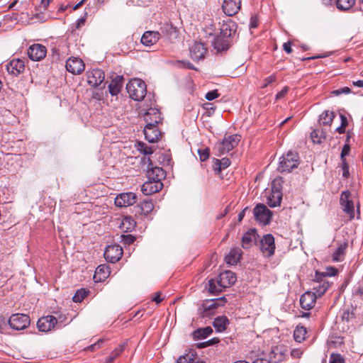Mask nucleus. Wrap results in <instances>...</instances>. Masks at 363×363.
Returning a JSON list of instances; mask_svg holds the SVG:
<instances>
[{
    "mask_svg": "<svg viewBox=\"0 0 363 363\" xmlns=\"http://www.w3.org/2000/svg\"><path fill=\"white\" fill-rule=\"evenodd\" d=\"M162 187L163 184L162 182H155L152 179H148V181L143 184L141 191L145 195H152L160 191Z\"/></svg>",
    "mask_w": 363,
    "mask_h": 363,
    "instance_id": "4be33fe9",
    "label": "nucleus"
},
{
    "mask_svg": "<svg viewBox=\"0 0 363 363\" xmlns=\"http://www.w3.org/2000/svg\"><path fill=\"white\" fill-rule=\"evenodd\" d=\"M123 83V77L121 75H116L108 85L109 93L112 96H117L121 92Z\"/></svg>",
    "mask_w": 363,
    "mask_h": 363,
    "instance_id": "a878e982",
    "label": "nucleus"
},
{
    "mask_svg": "<svg viewBox=\"0 0 363 363\" xmlns=\"http://www.w3.org/2000/svg\"><path fill=\"white\" fill-rule=\"evenodd\" d=\"M344 362V359L339 354H331L330 357V363H342Z\"/></svg>",
    "mask_w": 363,
    "mask_h": 363,
    "instance_id": "864d4df0",
    "label": "nucleus"
},
{
    "mask_svg": "<svg viewBox=\"0 0 363 363\" xmlns=\"http://www.w3.org/2000/svg\"><path fill=\"white\" fill-rule=\"evenodd\" d=\"M218 308V304L215 302L204 303L202 305V308H199V314L201 317H209L215 313V310Z\"/></svg>",
    "mask_w": 363,
    "mask_h": 363,
    "instance_id": "7c9ffc66",
    "label": "nucleus"
},
{
    "mask_svg": "<svg viewBox=\"0 0 363 363\" xmlns=\"http://www.w3.org/2000/svg\"><path fill=\"white\" fill-rule=\"evenodd\" d=\"M230 163V160L227 157L222 158L221 160L214 159L213 170L216 174H219L223 169L228 167Z\"/></svg>",
    "mask_w": 363,
    "mask_h": 363,
    "instance_id": "f704fd0d",
    "label": "nucleus"
},
{
    "mask_svg": "<svg viewBox=\"0 0 363 363\" xmlns=\"http://www.w3.org/2000/svg\"><path fill=\"white\" fill-rule=\"evenodd\" d=\"M126 345V342L120 344L106 358V363H112L124 351Z\"/></svg>",
    "mask_w": 363,
    "mask_h": 363,
    "instance_id": "c9c22d12",
    "label": "nucleus"
},
{
    "mask_svg": "<svg viewBox=\"0 0 363 363\" xmlns=\"http://www.w3.org/2000/svg\"><path fill=\"white\" fill-rule=\"evenodd\" d=\"M85 65L78 57H70L66 62V69L73 74H79L84 70Z\"/></svg>",
    "mask_w": 363,
    "mask_h": 363,
    "instance_id": "a211bd4d",
    "label": "nucleus"
},
{
    "mask_svg": "<svg viewBox=\"0 0 363 363\" xmlns=\"http://www.w3.org/2000/svg\"><path fill=\"white\" fill-rule=\"evenodd\" d=\"M127 91L130 97L135 101H142L147 93V86L142 79H133L126 85Z\"/></svg>",
    "mask_w": 363,
    "mask_h": 363,
    "instance_id": "f03ea898",
    "label": "nucleus"
},
{
    "mask_svg": "<svg viewBox=\"0 0 363 363\" xmlns=\"http://www.w3.org/2000/svg\"><path fill=\"white\" fill-rule=\"evenodd\" d=\"M8 323L11 328L16 330H21L30 325V318L27 314L14 313L10 316Z\"/></svg>",
    "mask_w": 363,
    "mask_h": 363,
    "instance_id": "0eeeda50",
    "label": "nucleus"
},
{
    "mask_svg": "<svg viewBox=\"0 0 363 363\" xmlns=\"http://www.w3.org/2000/svg\"><path fill=\"white\" fill-rule=\"evenodd\" d=\"M335 115L334 112L329 111H325L319 117V123L323 125H330Z\"/></svg>",
    "mask_w": 363,
    "mask_h": 363,
    "instance_id": "4c0bfd02",
    "label": "nucleus"
},
{
    "mask_svg": "<svg viewBox=\"0 0 363 363\" xmlns=\"http://www.w3.org/2000/svg\"><path fill=\"white\" fill-rule=\"evenodd\" d=\"M276 81V76L272 74L266 77L264 80V84L262 85V88L267 87L269 84Z\"/></svg>",
    "mask_w": 363,
    "mask_h": 363,
    "instance_id": "680f3d73",
    "label": "nucleus"
},
{
    "mask_svg": "<svg viewBox=\"0 0 363 363\" xmlns=\"http://www.w3.org/2000/svg\"><path fill=\"white\" fill-rule=\"evenodd\" d=\"M213 333V329L210 326L199 328L193 333L195 339H203L207 337Z\"/></svg>",
    "mask_w": 363,
    "mask_h": 363,
    "instance_id": "58836bf2",
    "label": "nucleus"
},
{
    "mask_svg": "<svg viewBox=\"0 0 363 363\" xmlns=\"http://www.w3.org/2000/svg\"><path fill=\"white\" fill-rule=\"evenodd\" d=\"M237 25L232 20L229 19L226 22H223L220 27V34L225 38L230 39L236 32Z\"/></svg>",
    "mask_w": 363,
    "mask_h": 363,
    "instance_id": "bb28decb",
    "label": "nucleus"
},
{
    "mask_svg": "<svg viewBox=\"0 0 363 363\" xmlns=\"http://www.w3.org/2000/svg\"><path fill=\"white\" fill-rule=\"evenodd\" d=\"M240 138L241 136L238 134L225 136L221 142L216 144L217 155L220 156L232 150L238 145Z\"/></svg>",
    "mask_w": 363,
    "mask_h": 363,
    "instance_id": "39448f33",
    "label": "nucleus"
},
{
    "mask_svg": "<svg viewBox=\"0 0 363 363\" xmlns=\"http://www.w3.org/2000/svg\"><path fill=\"white\" fill-rule=\"evenodd\" d=\"M254 216L256 220L263 225L270 223L272 212L263 203H258L253 209Z\"/></svg>",
    "mask_w": 363,
    "mask_h": 363,
    "instance_id": "1a4fd4ad",
    "label": "nucleus"
},
{
    "mask_svg": "<svg viewBox=\"0 0 363 363\" xmlns=\"http://www.w3.org/2000/svg\"><path fill=\"white\" fill-rule=\"evenodd\" d=\"M241 7L240 0H224L222 9L228 16H233L238 13Z\"/></svg>",
    "mask_w": 363,
    "mask_h": 363,
    "instance_id": "aec40b11",
    "label": "nucleus"
},
{
    "mask_svg": "<svg viewBox=\"0 0 363 363\" xmlns=\"http://www.w3.org/2000/svg\"><path fill=\"white\" fill-rule=\"evenodd\" d=\"M219 93L217 89H214V90H212V91H210L206 93V96L205 98L208 100V101H212L216 98H218L219 96Z\"/></svg>",
    "mask_w": 363,
    "mask_h": 363,
    "instance_id": "6e6d98bb",
    "label": "nucleus"
},
{
    "mask_svg": "<svg viewBox=\"0 0 363 363\" xmlns=\"http://www.w3.org/2000/svg\"><path fill=\"white\" fill-rule=\"evenodd\" d=\"M350 151V145L348 143H345L342 149L340 154L341 160H346L345 157L349 155Z\"/></svg>",
    "mask_w": 363,
    "mask_h": 363,
    "instance_id": "4d7b16f0",
    "label": "nucleus"
},
{
    "mask_svg": "<svg viewBox=\"0 0 363 363\" xmlns=\"http://www.w3.org/2000/svg\"><path fill=\"white\" fill-rule=\"evenodd\" d=\"M258 241L259 250L264 257L269 258L274 255L276 246L272 234L264 235Z\"/></svg>",
    "mask_w": 363,
    "mask_h": 363,
    "instance_id": "423d86ee",
    "label": "nucleus"
},
{
    "mask_svg": "<svg viewBox=\"0 0 363 363\" xmlns=\"http://www.w3.org/2000/svg\"><path fill=\"white\" fill-rule=\"evenodd\" d=\"M229 324L228 318L221 315L216 318L213 320V325L218 332H223L225 330L227 325Z\"/></svg>",
    "mask_w": 363,
    "mask_h": 363,
    "instance_id": "72a5a7b5",
    "label": "nucleus"
},
{
    "mask_svg": "<svg viewBox=\"0 0 363 363\" xmlns=\"http://www.w3.org/2000/svg\"><path fill=\"white\" fill-rule=\"evenodd\" d=\"M355 4V0H337L336 6L339 10L348 11Z\"/></svg>",
    "mask_w": 363,
    "mask_h": 363,
    "instance_id": "a19ab883",
    "label": "nucleus"
},
{
    "mask_svg": "<svg viewBox=\"0 0 363 363\" xmlns=\"http://www.w3.org/2000/svg\"><path fill=\"white\" fill-rule=\"evenodd\" d=\"M288 354L289 350L285 346H277L272 350L270 360L272 363H279L286 359Z\"/></svg>",
    "mask_w": 363,
    "mask_h": 363,
    "instance_id": "412c9836",
    "label": "nucleus"
},
{
    "mask_svg": "<svg viewBox=\"0 0 363 363\" xmlns=\"http://www.w3.org/2000/svg\"><path fill=\"white\" fill-rule=\"evenodd\" d=\"M157 120H159L158 115H155L154 119L149 118L147 116L146 125L144 128L145 139L150 143H156L161 135L157 125Z\"/></svg>",
    "mask_w": 363,
    "mask_h": 363,
    "instance_id": "20e7f679",
    "label": "nucleus"
},
{
    "mask_svg": "<svg viewBox=\"0 0 363 363\" xmlns=\"http://www.w3.org/2000/svg\"><path fill=\"white\" fill-rule=\"evenodd\" d=\"M154 208L151 201H143L140 205L135 206V213L148 215Z\"/></svg>",
    "mask_w": 363,
    "mask_h": 363,
    "instance_id": "2f4dec72",
    "label": "nucleus"
},
{
    "mask_svg": "<svg viewBox=\"0 0 363 363\" xmlns=\"http://www.w3.org/2000/svg\"><path fill=\"white\" fill-rule=\"evenodd\" d=\"M171 157L169 154H160L158 157V161L163 165H169L171 163Z\"/></svg>",
    "mask_w": 363,
    "mask_h": 363,
    "instance_id": "09e8293b",
    "label": "nucleus"
},
{
    "mask_svg": "<svg viewBox=\"0 0 363 363\" xmlns=\"http://www.w3.org/2000/svg\"><path fill=\"white\" fill-rule=\"evenodd\" d=\"M156 113L157 116L158 115L159 117V120H157V125H158L162 121L161 113L159 111V109L155 108H150L149 109H147V112L144 115L145 121L146 122L147 116H148L149 118L154 119L155 115H156Z\"/></svg>",
    "mask_w": 363,
    "mask_h": 363,
    "instance_id": "79ce46f5",
    "label": "nucleus"
},
{
    "mask_svg": "<svg viewBox=\"0 0 363 363\" xmlns=\"http://www.w3.org/2000/svg\"><path fill=\"white\" fill-rule=\"evenodd\" d=\"M277 182V180L273 181L272 186V194L267 198V204L271 208L280 206L282 199L281 189L275 186Z\"/></svg>",
    "mask_w": 363,
    "mask_h": 363,
    "instance_id": "6ab92c4d",
    "label": "nucleus"
},
{
    "mask_svg": "<svg viewBox=\"0 0 363 363\" xmlns=\"http://www.w3.org/2000/svg\"><path fill=\"white\" fill-rule=\"evenodd\" d=\"M351 92V89L349 87H342L336 90L333 91L332 94L335 96H339L340 94H347Z\"/></svg>",
    "mask_w": 363,
    "mask_h": 363,
    "instance_id": "13d9d810",
    "label": "nucleus"
},
{
    "mask_svg": "<svg viewBox=\"0 0 363 363\" xmlns=\"http://www.w3.org/2000/svg\"><path fill=\"white\" fill-rule=\"evenodd\" d=\"M259 239V236L257 230L255 228L249 229L241 238L242 247L245 250L249 249L254 245H257Z\"/></svg>",
    "mask_w": 363,
    "mask_h": 363,
    "instance_id": "4468645a",
    "label": "nucleus"
},
{
    "mask_svg": "<svg viewBox=\"0 0 363 363\" xmlns=\"http://www.w3.org/2000/svg\"><path fill=\"white\" fill-rule=\"evenodd\" d=\"M88 294H89V291L85 290L84 289H78L75 292V294L72 298V300L75 303H79V302L82 301L85 297H86Z\"/></svg>",
    "mask_w": 363,
    "mask_h": 363,
    "instance_id": "c03bdc74",
    "label": "nucleus"
},
{
    "mask_svg": "<svg viewBox=\"0 0 363 363\" xmlns=\"http://www.w3.org/2000/svg\"><path fill=\"white\" fill-rule=\"evenodd\" d=\"M104 258L111 263L118 262L123 255L122 247L118 244L108 245L104 251Z\"/></svg>",
    "mask_w": 363,
    "mask_h": 363,
    "instance_id": "ddd939ff",
    "label": "nucleus"
},
{
    "mask_svg": "<svg viewBox=\"0 0 363 363\" xmlns=\"http://www.w3.org/2000/svg\"><path fill=\"white\" fill-rule=\"evenodd\" d=\"M161 35L165 36L170 42H173L178 38L179 30L172 23H165L161 28Z\"/></svg>",
    "mask_w": 363,
    "mask_h": 363,
    "instance_id": "393cba45",
    "label": "nucleus"
},
{
    "mask_svg": "<svg viewBox=\"0 0 363 363\" xmlns=\"http://www.w3.org/2000/svg\"><path fill=\"white\" fill-rule=\"evenodd\" d=\"M138 150L143 152L144 155H151L153 153V149L150 146H147L144 143H139L138 144Z\"/></svg>",
    "mask_w": 363,
    "mask_h": 363,
    "instance_id": "de8ad7c7",
    "label": "nucleus"
},
{
    "mask_svg": "<svg viewBox=\"0 0 363 363\" xmlns=\"http://www.w3.org/2000/svg\"><path fill=\"white\" fill-rule=\"evenodd\" d=\"M161 38V33L158 31H145L141 37V43L145 46L155 45Z\"/></svg>",
    "mask_w": 363,
    "mask_h": 363,
    "instance_id": "b1692460",
    "label": "nucleus"
},
{
    "mask_svg": "<svg viewBox=\"0 0 363 363\" xmlns=\"http://www.w3.org/2000/svg\"><path fill=\"white\" fill-rule=\"evenodd\" d=\"M195 352L190 351L189 353L186 354L185 355H182L179 357L177 361V363H192L194 362V357H195Z\"/></svg>",
    "mask_w": 363,
    "mask_h": 363,
    "instance_id": "37998d69",
    "label": "nucleus"
},
{
    "mask_svg": "<svg viewBox=\"0 0 363 363\" xmlns=\"http://www.w3.org/2000/svg\"><path fill=\"white\" fill-rule=\"evenodd\" d=\"M86 76L88 84L94 88L99 86L105 79L104 72L99 68L86 71Z\"/></svg>",
    "mask_w": 363,
    "mask_h": 363,
    "instance_id": "9d476101",
    "label": "nucleus"
},
{
    "mask_svg": "<svg viewBox=\"0 0 363 363\" xmlns=\"http://www.w3.org/2000/svg\"><path fill=\"white\" fill-rule=\"evenodd\" d=\"M236 279L235 274L231 271L227 270L218 275L216 283L219 286L225 289L234 284Z\"/></svg>",
    "mask_w": 363,
    "mask_h": 363,
    "instance_id": "f3484780",
    "label": "nucleus"
},
{
    "mask_svg": "<svg viewBox=\"0 0 363 363\" xmlns=\"http://www.w3.org/2000/svg\"><path fill=\"white\" fill-rule=\"evenodd\" d=\"M258 26V18L257 16H252L250 18V29L255 28Z\"/></svg>",
    "mask_w": 363,
    "mask_h": 363,
    "instance_id": "69168bd1",
    "label": "nucleus"
},
{
    "mask_svg": "<svg viewBox=\"0 0 363 363\" xmlns=\"http://www.w3.org/2000/svg\"><path fill=\"white\" fill-rule=\"evenodd\" d=\"M198 153L201 162H204L209 158L210 151L208 148L199 149Z\"/></svg>",
    "mask_w": 363,
    "mask_h": 363,
    "instance_id": "8fccbe9b",
    "label": "nucleus"
},
{
    "mask_svg": "<svg viewBox=\"0 0 363 363\" xmlns=\"http://www.w3.org/2000/svg\"><path fill=\"white\" fill-rule=\"evenodd\" d=\"M306 333L307 332L305 327L300 325L296 326L294 331V338L295 341L297 342H303L306 338Z\"/></svg>",
    "mask_w": 363,
    "mask_h": 363,
    "instance_id": "ea45409f",
    "label": "nucleus"
},
{
    "mask_svg": "<svg viewBox=\"0 0 363 363\" xmlns=\"http://www.w3.org/2000/svg\"><path fill=\"white\" fill-rule=\"evenodd\" d=\"M311 140L314 143L320 144L322 143V140L325 139V137L323 135L322 131L318 130H314L311 133Z\"/></svg>",
    "mask_w": 363,
    "mask_h": 363,
    "instance_id": "49530a36",
    "label": "nucleus"
},
{
    "mask_svg": "<svg viewBox=\"0 0 363 363\" xmlns=\"http://www.w3.org/2000/svg\"><path fill=\"white\" fill-rule=\"evenodd\" d=\"M341 318L343 321L348 323L350 320L355 318V315L353 311H350V310L347 309L343 311Z\"/></svg>",
    "mask_w": 363,
    "mask_h": 363,
    "instance_id": "3c124183",
    "label": "nucleus"
},
{
    "mask_svg": "<svg viewBox=\"0 0 363 363\" xmlns=\"http://www.w3.org/2000/svg\"><path fill=\"white\" fill-rule=\"evenodd\" d=\"M337 269L334 267H326L324 272L315 271L312 276L311 285L313 291H307L300 298V305L304 310H310L315 306L316 298L322 296L330 286L327 277L336 275Z\"/></svg>",
    "mask_w": 363,
    "mask_h": 363,
    "instance_id": "f257e3e1",
    "label": "nucleus"
},
{
    "mask_svg": "<svg viewBox=\"0 0 363 363\" xmlns=\"http://www.w3.org/2000/svg\"><path fill=\"white\" fill-rule=\"evenodd\" d=\"M206 52V49L203 43H196L190 49L191 57L195 61L200 60L204 57Z\"/></svg>",
    "mask_w": 363,
    "mask_h": 363,
    "instance_id": "c85d7f7f",
    "label": "nucleus"
},
{
    "mask_svg": "<svg viewBox=\"0 0 363 363\" xmlns=\"http://www.w3.org/2000/svg\"><path fill=\"white\" fill-rule=\"evenodd\" d=\"M231 45V40L225 38L222 35H218L213 42V46L218 52H222L228 50Z\"/></svg>",
    "mask_w": 363,
    "mask_h": 363,
    "instance_id": "cd10ccee",
    "label": "nucleus"
},
{
    "mask_svg": "<svg viewBox=\"0 0 363 363\" xmlns=\"http://www.w3.org/2000/svg\"><path fill=\"white\" fill-rule=\"evenodd\" d=\"M136 223L131 216L123 218L120 224V228L124 232H131L135 227Z\"/></svg>",
    "mask_w": 363,
    "mask_h": 363,
    "instance_id": "473e14b6",
    "label": "nucleus"
},
{
    "mask_svg": "<svg viewBox=\"0 0 363 363\" xmlns=\"http://www.w3.org/2000/svg\"><path fill=\"white\" fill-rule=\"evenodd\" d=\"M58 326V320L53 315L40 318L37 322V328L40 332L48 333Z\"/></svg>",
    "mask_w": 363,
    "mask_h": 363,
    "instance_id": "9b49d317",
    "label": "nucleus"
},
{
    "mask_svg": "<svg viewBox=\"0 0 363 363\" xmlns=\"http://www.w3.org/2000/svg\"><path fill=\"white\" fill-rule=\"evenodd\" d=\"M208 286V291L212 294L218 295L223 291V287L219 286L213 279L209 280Z\"/></svg>",
    "mask_w": 363,
    "mask_h": 363,
    "instance_id": "a18cd8bd",
    "label": "nucleus"
},
{
    "mask_svg": "<svg viewBox=\"0 0 363 363\" xmlns=\"http://www.w3.org/2000/svg\"><path fill=\"white\" fill-rule=\"evenodd\" d=\"M303 350L301 348L293 349L290 351L291 356L293 358H301Z\"/></svg>",
    "mask_w": 363,
    "mask_h": 363,
    "instance_id": "bf43d9fd",
    "label": "nucleus"
},
{
    "mask_svg": "<svg viewBox=\"0 0 363 363\" xmlns=\"http://www.w3.org/2000/svg\"><path fill=\"white\" fill-rule=\"evenodd\" d=\"M144 164L147 163V177L148 179L153 180L155 182H162L166 177V172L162 168L159 167H154L153 163L150 158H143Z\"/></svg>",
    "mask_w": 363,
    "mask_h": 363,
    "instance_id": "6e6552de",
    "label": "nucleus"
},
{
    "mask_svg": "<svg viewBox=\"0 0 363 363\" xmlns=\"http://www.w3.org/2000/svg\"><path fill=\"white\" fill-rule=\"evenodd\" d=\"M347 247V243L343 242L340 245L337 250L333 254V260L340 262L342 260V257L345 255V251Z\"/></svg>",
    "mask_w": 363,
    "mask_h": 363,
    "instance_id": "e433bc0d",
    "label": "nucleus"
},
{
    "mask_svg": "<svg viewBox=\"0 0 363 363\" xmlns=\"http://www.w3.org/2000/svg\"><path fill=\"white\" fill-rule=\"evenodd\" d=\"M342 162V177L347 179L350 177L349 172V165L346 161V160H341Z\"/></svg>",
    "mask_w": 363,
    "mask_h": 363,
    "instance_id": "5fc2aeb1",
    "label": "nucleus"
},
{
    "mask_svg": "<svg viewBox=\"0 0 363 363\" xmlns=\"http://www.w3.org/2000/svg\"><path fill=\"white\" fill-rule=\"evenodd\" d=\"M241 256L242 250L238 247H235L225 256V261L228 264L235 265L240 261Z\"/></svg>",
    "mask_w": 363,
    "mask_h": 363,
    "instance_id": "c756f323",
    "label": "nucleus"
},
{
    "mask_svg": "<svg viewBox=\"0 0 363 363\" xmlns=\"http://www.w3.org/2000/svg\"><path fill=\"white\" fill-rule=\"evenodd\" d=\"M353 294L363 298V284H359L358 287L354 289Z\"/></svg>",
    "mask_w": 363,
    "mask_h": 363,
    "instance_id": "338daca9",
    "label": "nucleus"
},
{
    "mask_svg": "<svg viewBox=\"0 0 363 363\" xmlns=\"http://www.w3.org/2000/svg\"><path fill=\"white\" fill-rule=\"evenodd\" d=\"M342 344V341L340 337L337 338L336 340H330L328 342V345L330 348L337 347L338 345H340Z\"/></svg>",
    "mask_w": 363,
    "mask_h": 363,
    "instance_id": "052dcab7",
    "label": "nucleus"
},
{
    "mask_svg": "<svg viewBox=\"0 0 363 363\" xmlns=\"http://www.w3.org/2000/svg\"><path fill=\"white\" fill-rule=\"evenodd\" d=\"M136 201V194L133 192L120 194L115 199V204L118 207H126L132 206L135 203Z\"/></svg>",
    "mask_w": 363,
    "mask_h": 363,
    "instance_id": "2eb2a0df",
    "label": "nucleus"
},
{
    "mask_svg": "<svg viewBox=\"0 0 363 363\" xmlns=\"http://www.w3.org/2000/svg\"><path fill=\"white\" fill-rule=\"evenodd\" d=\"M289 88L288 86H284L279 92H278L276 95V99H280L286 96L288 93Z\"/></svg>",
    "mask_w": 363,
    "mask_h": 363,
    "instance_id": "0e129e2a",
    "label": "nucleus"
},
{
    "mask_svg": "<svg viewBox=\"0 0 363 363\" xmlns=\"http://www.w3.org/2000/svg\"><path fill=\"white\" fill-rule=\"evenodd\" d=\"M47 53L45 46L41 44H33L28 50V55L33 61H39L43 60Z\"/></svg>",
    "mask_w": 363,
    "mask_h": 363,
    "instance_id": "dca6fc26",
    "label": "nucleus"
},
{
    "mask_svg": "<svg viewBox=\"0 0 363 363\" xmlns=\"http://www.w3.org/2000/svg\"><path fill=\"white\" fill-rule=\"evenodd\" d=\"M123 240L125 244L130 245L134 242L135 238L132 235H123Z\"/></svg>",
    "mask_w": 363,
    "mask_h": 363,
    "instance_id": "e2e57ef3",
    "label": "nucleus"
},
{
    "mask_svg": "<svg viewBox=\"0 0 363 363\" xmlns=\"http://www.w3.org/2000/svg\"><path fill=\"white\" fill-rule=\"evenodd\" d=\"M24 62L20 59H13L6 65V70L13 76H18L23 72Z\"/></svg>",
    "mask_w": 363,
    "mask_h": 363,
    "instance_id": "5701e85b",
    "label": "nucleus"
},
{
    "mask_svg": "<svg viewBox=\"0 0 363 363\" xmlns=\"http://www.w3.org/2000/svg\"><path fill=\"white\" fill-rule=\"evenodd\" d=\"M109 273L108 267L106 265H99L96 269V274H104V278L107 277Z\"/></svg>",
    "mask_w": 363,
    "mask_h": 363,
    "instance_id": "603ef678",
    "label": "nucleus"
},
{
    "mask_svg": "<svg viewBox=\"0 0 363 363\" xmlns=\"http://www.w3.org/2000/svg\"><path fill=\"white\" fill-rule=\"evenodd\" d=\"M299 164V156L296 152L289 151L279 159L278 170L281 173H289Z\"/></svg>",
    "mask_w": 363,
    "mask_h": 363,
    "instance_id": "7ed1b4c3",
    "label": "nucleus"
},
{
    "mask_svg": "<svg viewBox=\"0 0 363 363\" xmlns=\"http://www.w3.org/2000/svg\"><path fill=\"white\" fill-rule=\"evenodd\" d=\"M351 193L347 190L341 194L340 203L343 211L347 213L350 219L352 220L354 217V206L352 200L350 199Z\"/></svg>",
    "mask_w": 363,
    "mask_h": 363,
    "instance_id": "f8f14e48",
    "label": "nucleus"
},
{
    "mask_svg": "<svg viewBox=\"0 0 363 363\" xmlns=\"http://www.w3.org/2000/svg\"><path fill=\"white\" fill-rule=\"evenodd\" d=\"M252 363H272L270 359H267L265 357H259L254 360Z\"/></svg>",
    "mask_w": 363,
    "mask_h": 363,
    "instance_id": "774afa93",
    "label": "nucleus"
}]
</instances>
